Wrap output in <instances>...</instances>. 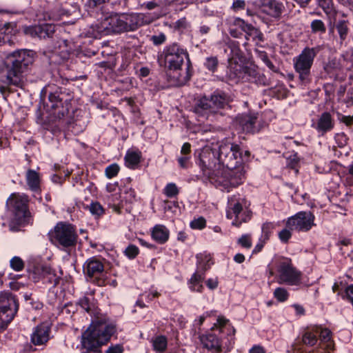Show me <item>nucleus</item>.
<instances>
[{"label":"nucleus","instance_id":"nucleus-10","mask_svg":"<svg viewBox=\"0 0 353 353\" xmlns=\"http://www.w3.org/2000/svg\"><path fill=\"white\" fill-rule=\"evenodd\" d=\"M199 165L204 176H207L212 183L218 185L216 179L221 175L220 168L218 166V150L205 147L199 154Z\"/></svg>","mask_w":353,"mask_h":353},{"label":"nucleus","instance_id":"nucleus-22","mask_svg":"<svg viewBox=\"0 0 353 353\" xmlns=\"http://www.w3.org/2000/svg\"><path fill=\"white\" fill-rule=\"evenodd\" d=\"M284 8L283 3L277 0H264L261 6L263 12L274 18H279Z\"/></svg>","mask_w":353,"mask_h":353},{"label":"nucleus","instance_id":"nucleus-62","mask_svg":"<svg viewBox=\"0 0 353 353\" xmlns=\"http://www.w3.org/2000/svg\"><path fill=\"white\" fill-rule=\"evenodd\" d=\"M249 353H265V350L262 346L256 345L250 350Z\"/></svg>","mask_w":353,"mask_h":353},{"label":"nucleus","instance_id":"nucleus-44","mask_svg":"<svg viewBox=\"0 0 353 353\" xmlns=\"http://www.w3.org/2000/svg\"><path fill=\"white\" fill-rule=\"evenodd\" d=\"M10 265L12 269L15 271H21L24 268V263L23 260L19 256H14L10 261Z\"/></svg>","mask_w":353,"mask_h":353},{"label":"nucleus","instance_id":"nucleus-58","mask_svg":"<svg viewBox=\"0 0 353 353\" xmlns=\"http://www.w3.org/2000/svg\"><path fill=\"white\" fill-rule=\"evenodd\" d=\"M123 347L120 345H116L114 346L110 347L106 353H123Z\"/></svg>","mask_w":353,"mask_h":353},{"label":"nucleus","instance_id":"nucleus-40","mask_svg":"<svg viewBox=\"0 0 353 353\" xmlns=\"http://www.w3.org/2000/svg\"><path fill=\"white\" fill-rule=\"evenodd\" d=\"M274 296L279 302H284L288 300L289 293L284 288H277L274 292Z\"/></svg>","mask_w":353,"mask_h":353},{"label":"nucleus","instance_id":"nucleus-56","mask_svg":"<svg viewBox=\"0 0 353 353\" xmlns=\"http://www.w3.org/2000/svg\"><path fill=\"white\" fill-rule=\"evenodd\" d=\"M245 2L243 0H236L233 2L232 8L235 11L243 10L245 8Z\"/></svg>","mask_w":353,"mask_h":353},{"label":"nucleus","instance_id":"nucleus-47","mask_svg":"<svg viewBox=\"0 0 353 353\" xmlns=\"http://www.w3.org/2000/svg\"><path fill=\"white\" fill-rule=\"evenodd\" d=\"M10 26V23H6L3 28L0 29V46L6 43L7 41H10V34L6 32Z\"/></svg>","mask_w":353,"mask_h":353},{"label":"nucleus","instance_id":"nucleus-42","mask_svg":"<svg viewBox=\"0 0 353 353\" xmlns=\"http://www.w3.org/2000/svg\"><path fill=\"white\" fill-rule=\"evenodd\" d=\"M237 243L245 249H250L252 245L251 234H243L237 240Z\"/></svg>","mask_w":353,"mask_h":353},{"label":"nucleus","instance_id":"nucleus-14","mask_svg":"<svg viewBox=\"0 0 353 353\" xmlns=\"http://www.w3.org/2000/svg\"><path fill=\"white\" fill-rule=\"evenodd\" d=\"M314 216L310 211H301L288 219L286 226L292 230L309 231L314 225Z\"/></svg>","mask_w":353,"mask_h":353},{"label":"nucleus","instance_id":"nucleus-3","mask_svg":"<svg viewBox=\"0 0 353 353\" xmlns=\"http://www.w3.org/2000/svg\"><path fill=\"white\" fill-rule=\"evenodd\" d=\"M153 21L154 18L144 13L109 12L103 14L95 25L90 27L88 34L98 38L101 35L134 32Z\"/></svg>","mask_w":353,"mask_h":353},{"label":"nucleus","instance_id":"nucleus-39","mask_svg":"<svg viewBox=\"0 0 353 353\" xmlns=\"http://www.w3.org/2000/svg\"><path fill=\"white\" fill-rule=\"evenodd\" d=\"M219 61L216 57H207L204 63L205 67L211 72H214L218 67Z\"/></svg>","mask_w":353,"mask_h":353},{"label":"nucleus","instance_id":"nucleus-23","mask_svg":"<svg viewBox=\"0 0 353 353\" xmlns=\"http://www.w3.org/2000/svg\"><path fill=\"white\" fill-rule=\"evenodd\" d=\"M203 347L214 353L221 352V343L219 338L214 333H209L200 337Z\"/></svg>","mask_w":353,"mask_h":353},{"label":"nucleus","instance_id":"nucleus-12","mask_svg":"<svg viewBox=\"0 0 353 353\" xmlns=\"http://www.w3.org/2000/svg\"><path fill=\"white\" fill-rule=\"evenodd\" d=\"M28 196L17 193L12 194L6 201V205L13 214V222L18 225H25L29 216Z\"/></svg>","mask_w":353,"mask_h":353},{"label":"nucleus","instance_id":"nucleus-20","mask_svg":"<svg viewBox=\"0 0 353 353\" xmlns=\"http://www.w3.org/2000/svg\"><path fill=\"white\" fill-rule=\"evenodd\" d=\"M50 327L46 323L38 325L31 334V342L34 345H41L45 344L49 340Z\"/></svg>","mask_w":353,"mask_h":353},{"label":"nucleus","instance_id":"nucleus-7","mask_svg":"<svg viewBox=\"0 0 353 353\" xmlns=\"http://www.w3.org/2000/svg\"><path fill=\"white\" fill-rule=\"evenodd\" d=\"M72 94L64 88H57L50 92L47 105L51 108L50 114L61 119L69 112Z\"/></svg>","mask_w":353,"mask_h":353},{"label":"nucleus","instance_id":"nucleus-45","mask_svg":"<svg viewBox=\"0 0 353 353\" xmlns=\"http://www.w3.org/2000/svg\"><path fill=\"white\" fill-rule=\"evenodd\" d=\"M319 6L327 14H332L334 12L332 0H319Z\"/></svg>","mask_w":353,"mask_h":353},{"label":"nucleus","instance_id":"nucleus-5","mask_svg":"<svg viewBox=\"0 0 353 353\" xmlns=\"http://www.w3.org/2000/svg\"><path fill=\"white\" fill-rule=\"evenodd\" d=\"M33 62L34 52L32 50H18L8 54L6 60V83L17 87H23L25 81L24 74Z\"/></svg>","mask_w":353,"mask_h":353},{"label":"nucleus","instance_id":"nucleus-51","mask_svg":"<svg viewBox=\"0 0 353 353\" xmlns=\"http://www.w3.org/2000/svg\"><path fill=\"white\" fill-rule=\"evenodd\" d=\"M335 140L338 144V146L343 148L347 144L348 137L343 132L338 133L335 136Z\"/></svg>","mask_w":353,"mask_h":353},{"label":"nucleus","instance_id":"nucleus-16","mask_svg":"<svg viewBox=\"0 0 353 353\" xmlns=\"http://www.w3.org/2000/svg\"><path fill=\"white\" fill-rule=\"evenodd\" d=\"M230 74L238 80L255 83L261 82V75L254 67L244 66L241 64L231 65Z\"/></svg>","mask_w":353,"mask_h":353},{"label":"nucleus","instance_id":"nucleus-35","mask_svg":"<svg viewBox=\"0 0 353 353\" xmlns=\"http://www.w3.org/2000/svg\"><path fill=\"white\" fill-rule=\"evenodd\" d=\"M196 258L198 259V270L196 272H203L205 274V271L208 270L212 264L210 258L208 256H205L203 258L202 256L199 255H197Z\"/></svg>","mask_w":353,"mask_h":353},{"label":"nucleus","instance_id":"nucleus-28","mask_svg":"<svg viewBox=\"0 0 353 353\" xmlns=\"http://www.w3.org/2000/svg\"><path fill=\"white\" fill-rule=\"evenodd\" d=\"M141 152L128 150L125 156V164L130 169H136L141 161Z\"/></svg>","mask_w":353,"mask_h":353},{"label":"nucleus","instance_id":"nucleus-1","mask_svg":"<svg viewBox=\"0 0 353 353\" xmlns=\"http://www.w3.org/2000/svg\"><path fill=\"white\" fill-rule=\"evenodd\" d=\"M250 152L245 151L243 156L241 148L238 144L230 142L222 143L218 149V166L221 175L216 179L218 185L228 192L231 188L242 184L245 179V170L242 165L244 158L248 159Z\"/></svg>","mask_w":353,"mask_h":353},{"label":"nucleus","instance_id":"nucleus-55","mask_svg":"<svg viewBox=\"0 0 353 353\" xmlns=\"http://www.w3.org/2000/svg\"><path fill=\"white\" fill-rule=\"evenodd\" d=\"M190 155H181L178 158V162L181 168H187L188 167Z\"/></svg>","mask_w":353,"mask_h":353},{"label":"nucleus","instance_id":"nucleus-26","mask_svg":"<svg viewBox=\"0 0 353 353\" xmlns=\"http://www.w3.org/2000/svg\"><path fill=\"white\" fill-rule=\"evenodd\" d=\"M205 279L203 272H194L188 281L190 289L193 292H202L204 287L203 281Z\"/></svg>","mask_w":353,"mask_h":353},{"label":"nucleus","instance_id":"nucleus-29","mask_svg":"<svg viewBox=\"0 0 353 353\" xmlns=\"http://www.w3.org/2000/svg\"><path fill=\"white\" fill-rule=\"evenodd\" d=\"M244 33L246 40H252L256 45H259L260 43L264 41L263 34L259 28L254 27L252 24Z\"/></svg>","mask_w":353,"mask_h":353},{"label":"nucleus","instance_id":"nucleus-15","mask_svg":"<svg viewBox=\"0 0 353 353\" xmlns=\"http://www.w3.org/2000/svg\"><path fill=\"white\" fill-rule=\"evenodd\" d=\"M236 125L245 133L254 134L259 132L263 127L261 121L254 114H239L235 119Z\"/></svg>","mask_w":353,"mask_h":353},{"label":"nucleus","instance_id":"nucleus-50","mask_svg":"<svg viewBox=\"0 0 353 353\" xmlns=\"http://www.w3.org/2000/svg\"><path fill=\"white\" fill-rule=\"evenodd\" d=\"M124 253L129 259H132L139 254V248L134 245H129L125 248Z\"/></svg>","mask_w":353,"mask_h":353},{"label":"nucleus","instance_id":"nucleus-27","mask_svg":"<svg viewBox=\"0 0 353 353\" xmlns=\"http://www.w3.org/2000/svg\"><path fill=\"white\" fill-rule=\"evenodd\" d=\"M26 183L29 188L34 192H37L40 188V177L38 172L34 170L29 169L27 170Z\"/></svg>","mask_w":353,"mask_h":353},{"label":"nucleus","instance_id":"nucleus-53","mask_svg":"<svg viewBox=\"0 0 353 353\" xmlns=\"http://www.w3.org/2000/svg\"><path fill=\"white\" fill-rule=\"evenodd\" d=\"M290 230H290V228L289 229L285 228V229H283L279 233V238L282 242L287 243L288 241V240L291 238L292 233H291Z\"/></svg>","mask_w":353,"mask_h":353},{"label":"nucleus","instance_id":"nucleus-34","mask_svg":"<svg viewBox=\"0 0 353 353\" xmlns=\"http://www.w3.org/2000/svg\"><path fill=\"white\" fill-rule=\"evenodd\" d=\"M167 345V339L164 336H158L152 340V346L154 350L159 353H161L166 350Z\"/></svg>","mask_w":353,"mask_h":353},{"label":"nucleus","instance_id":"nucleus-63","mask_svg":"<svg viewBox=\"0 0 353 353\" xmlns=\"http://www.w3.org/2000/svg\"><path fill=\"white\" fill-rule=\"evenodd\" d=\"M265 243V242H263V239L260 238L259 242L254 247V248L252 251V253L256 254V253L259 252L263 248Z\"/></svg>","mask_w":353,"mask_h":353},{"label":"nucleus","instance_id":"nucleus-25","mask_svg":"<svg viewBox=\"0 0 353 353\" xmlns=\"http://www.w3.org/2000/svg\"><path fill=\"white\" fill-rule=\"evenodd\" d=\"M228 48L230 53L228 54V63L230 71L231 70V65L240 64L239 61L243 58V53L239 48V43L235 41H230L228 43Z\"/></svg>","mask_w":353,"mask_h":353},{"label":"nucleus","instance_id":"nucleus-30","mask_svg":"<svg viewBox=\"0 0 353 353\" xmlns=\"http://www.w3.org/2000/svg\"><path fill=\"white\" fill-rule=\"evenodd\" d=\"M349 22L347 20L341 19L336 21L334 27L339 36L340 43H342L347 37L349 33Z\"/></svg>","mask_w":353,"mask_h":353},{"label":"nucleus","instance_id":"nucleus-52","mask_svg":"<svg viewBox=\"0 0 353 353\" xmlns=\"http://www.w3.org/2000/svg\"><path fill=\"white\" fill-rule=\"evenodd\" d=\"M250 26V23H247L242 19L236 18L234 21V26L237 28H239L241 32H245L247 28Z\"/></svg>","mask_w":353,"mask_h":353},{"label":"nucleus","instance_id":"nucleus-4","mask_svg":"<svg viewBox=\"0 0 353 353\" xmlns=\"http://www.w3.org/2000/svg\"><path fill=\"white\" fill-rule=\"evenodd\" d=\"M116 332V326L105 319H97L81 336V353H101V347L106 344Z\"/></svg>","mask_w":353,"mask_h":353},{"label":"nucleus","instance_id":"nucleus-8","mask_svg":"<svg viewBox=\"0 0 353 353\" xmlns=\"http://www.w3.org/2000/svg\"><path fill=\"white\" fill-rule=\"evenodd\" d=\"M48 235L52 243L63 248L75 245L78 237L75 228L72 224L64 222L57 223Z\"/></svg>","mask_w":353,"mask_h":353},{"label":"nucleus","instance_id":"nucleus-18","mask_svg":"<svg viewBox=\"0 0 353 353\" xmlns=\"http://www.w3.org/2000/svg\"><path fill=\"white\" fill-rule=\"evenodd\" d=\"M312 127L321 135H324L332 130L334 127V120L332 114L328 112H324L319 115L316 123Z\"/></svg>","mask_w":353,"mask_h":353},{"label":"nucleus","instance_id":"nucleus-31","mask_svg":"<svg viewBox=\"0 0 353 353\" xmlns=\"http://www.w3.org/2000/svg\"><path fill=\"white\" fill-rule=\"evenodd\" d=\"M319 334V327L312 330H307L302 336V341L307 345L313 346L317 342V336Z\"/></svg>","mask_w":353,"mask_h":353},{"label":"nucleus","instance_id":"nucleus-2","mask_svg":"<svg viewBox=\"0 0 353 353\" xmlns=\"http://www.w3.org/2000/svg\"><path fill=\"white\" fill-rule=\"evenodd\" d=\"M160 66L164 67L165 78L172 86L185 85L192 76V63L185 48L178 43L167 45L158 56Z\"/></svg>","mask_w":353,"mask_h":353},{"label":"nucleus","instance_id":"nucleus-19","mask_svg":"<svg viewBox=\"0 0 353 353\" xmlns=\"http://www.w3.org/2000/svg\"><path fill=\"white\" fill-rule=\"evenodd\" d=\"M83 270L87 277H97L103 272L104 265L100 259L96 257H91L84 263Z\"/></svg>","mask_w":353,"mask_h":353},{"label":"nucleus","instance_id":"nucleus-6","mask_svg":"<svg viewBox=\"0 0 353 353\" xmlns=\"http://www.w3.org/2000/svg\"><path fill=\"white\" fill-rule=\"evenodd\" d=\"M319 49V47H306L299 55L293 59L294 68L299 74V81L303 85H306L311 81V68Z\"/></svg>","mask_w":353,"mask_h":353},{"label":"nucleus","instance_id":"nucleus-9","mask_svg":"<svg viewBox=\"0 0 353 353\" xmlns=\"http://www.w3.org/2000/svg\"><path fill=\"white\" fill-rule=\"evenodd\" d=\"M228 103V99L225 93L215 92L210 97L201 98L194 107V112L199 117L208 119Z\"/></svg>","mask_w":353,"mask_h":353},{"label":"nucleus","instance_id":"nucleus-59","mask_svg":"<svg viewBox=\"0 0 353 353\" xmlns=\"http://www.w3.org/2000/svg\"><path fill=\"white\" fill-rule=\"evenodd\" d=\"M191 151V145L189 143H185L181 150V155H190Z\"/></svg>","mask_w":353,"mask_h":353},{"label":"nucleus","instance_id":"nucleus-24","mask_svg":"<svg viewBox=\"0 0 353 353\" xmlns=\"http://www.w3.org/2000/svg\"><path fill=\"white\" fill-rule=\"evenodd\" d=\"M151 236L156 242L163 244L169 239L170 232L165 225L157 224L152 228Z\"/></svg>","mask_w":353,"mask_h":353},{"label":"nucleus","instance_id":"nucleus-49","mask_svg":"<svg viewBox=\"0 0 353 353\" xmlns=\"http://www.w3.org/2000/svg\"><path fill=\"white\" fill-rule=\"evenodd\" d=\"M206 225V221L205 219L201 216L198 219H194L190 222V227L192 229L196 230H202L203 229Z\"/></svg>","mask_w":353,"mask_h":353},{"label":"nucleus","instance_id":"nucleus-41","mask_svg":"<svg viewBox=\"0 0 353 353\" xmlns=\"http://www.w3.org/2000/svg\"><path fill=\"white\" fill-rule=\"evenodd\" d=\"M42 274L44 277H47L48 279L49 282L54 283V284L57 283V278L56 277L54 270H53L50 267L43 266L42 268Z\"/></svg>","mask_w":353,"mask_h":353},{"label":"nucleus","instance_id":"nucleus-60","mask_svg":"<svg viewBox=\"0 0 353 353\" xmlns=\"http://www.w3.org/2000/svg\"><path fill=\"white\" fill-rule=\"evenodd\" d=\"M243 32L241 30H239L237 28L234 26V28H230V34L232 37L239 38L243 35Z\"/></svg>","mask_w":353,"mask_h":353},{"label":"nucleus","instance_id":"nucleus-37","mask_svg":"<svg viewBox=\"0 0 353 353\" xmlns=\"http://www.w3.org/2000/svg\"><path fill=\"white\" fill-rule=\"evenodd\" d=\"M274 228V223L271 222H266L262 225V234L261 239H263V242H266L269 240L270 234L272 232L273 229Z\"/></svg>","mask_w":353,"mask_h":353},{"label":"nucleus","instance_id":"nucleus-11","mask_svg":"<svg viewBox=\"0 0 353 353\" xmlns=\"http://www.w3.org/2000/svg\"><path fill=\"white\" fill-rule=\"evenodd\" d=\"M278 283L289 285H299L301 283L302 273L292 264L291 259L283 257L276 264Z\"/></svg>","mask_w":353,"mask_h":353},{"label":"nucleus","instance_id":"nucleus-64","mask_svg":"<svg viewBox=\"0 0 353 353\" xmlns=\"http://www.w3.org/2000/svg\"><path fill=\"white\" fill-rule=\"evenodd\" d=\"M258 57L264 63H265L269 59L267 53L264 51H257Z\"/></svg>","mask_w":353,"mask_h":353},{"label":"nucleus","instance_id":"nucleus-43","mask_svg":"<svg viewBox=\"0 0 353 353\" xmlns=\"http://www.w3.org/2000/svg\"><path fill=\"white\" fill-rule=\"evenodd\" d=\"M87 208L92 215L99 216L103 214V208L98 202H92Z\"/></svg>","mask_w":353,"mask_h":353},{"label":"nucleus","instance_id":"nucleus-17","mask_svg":"<svg viewBox=\"0 0 353 353\" xmlns=\"http://www.w3.org/2000/svg\"><path fill=\"white\" fill-rule=\"evenodd\" d=\"M226 216L228 219H233L232 224L236 227H240L243 223H246L251 219V213L248 210H243L239 202L227 212Z\"/></svg>","mask_w":353,"mask_h":353},{"label":"nucleus","instance_id":"nucleus-54","mask_svg":"<svg viewBox=\"0 0 353 353\" xmlns=\"http://www.w3.org/2000/svg\"><path fill=\"white\" fill-rule=\"evenodd\" d=\"M123 199L130 203L136 200V194L134 190L130 189L124 193Z\"/></svg>","mask_w":353,"mask_h":353},{"label":"nucleus","instance_id":"nucleus-46","mask_svg":"<svg viewBox=\"0 0 353 353\" xmlns=\"http://www.w3.org/2000/svg\"><path fill=\"white\" fill-rule=\"evenodd\" d=\"M119 171V166L117 163H112L108 165L105 170V175L108 179H111L117 175Z\"/></svg>","mask_w":353,"mask_h":353},{"label":"nucleus","instance_id":"nucleus-57","mask_svg":"<svg viewBox=\"0 0 353 353\" xmlns=\"http://www.w3.org/2000/svg\"><path fill=\"white\" fill-rule=\"evenodd\" d=\"M207 287L210 290H214L218 287L217 279H208L206 282Z\"/></svg>","mask_w":353,"mask_h":353},{"label":"nucleus","instance_id":"nucleus-48","mask_svg":"<svg viewBox=\"0 0 353 353\" xmlns=\"http://www.w3.org/2000/svg\"><path fill=\"white\" fill-rule=\"evenodd\" d=\"M149 39L154 46H160L165 42L166 36L164 33L160 32L150 37Z\"/></svg>","mask_w":353,"mask_h":353},{"label":"nucleus","instance_id":"nucleus-13","mask_svg":"<svg viewBox=\"0 0 353 353\" xmlns=\"http://www.w3.org/2000/svg\"><path fill=\"white\" fill-rule=\"evenodd\" d=\"M19 309L17 300L9 291L0 293V319L9 323L14 319Z\"/></svg>","mask_w":353,"mask_h":353},{"label":"nucleus","instance_id":"nucleus-36","mask_svg":"<svg viewBox=\"0 0 353 353\" xmlns=\"http://www.w3.org/2000/svg\"><path fill=\"white\" fill-rule=\"evenodd\" d=\"M310 28L312 33L324 34L326 32V27L324 22L320 19H314L311 22Z\"/></svg>","mask_w":353,"mask_h":353},{"label":"nucleus","instance_id":"nucleus-38","mask_svg":"<svg viewBox=\"0 0 353 353\" xmlns=\"http://www.w3.org/2000/svg\"><path fill=\"white\" fill-rule=\"evenodd\" d=\"M163 194L168 198H172L178 195L179 189L175 183H169L163 189Z\"/></svg>","mask_w":353,"mask_h":353},{"label":"nucleus","instance_id":"nucleus-32","mask_svg":"<svg viewBox=\"0 0 353 353\" xmlns=\"http://www.w3.org/2000/svg\"><path fill=\"white\" fill-rule=\"evenodd\" d=\"M331 332L328 329L319 328V334L321 342L325 343V348L332 350L334 347L333 341L331 340Z\"/></svg>","mask_w":353,"mask_h":353},{"label":"nucleus","instance_id":"nucleus-33","mask_svg":"<svg viewBox=\"0 0 353 353\" xmlns=\"http://www.w3.org/2000/svg\"><path fill=\"white\" fill-rule=\"evenodd\" d=\"M94 298L92 294L90 296H84L79 299L78 304L80 307L85 310L87 312H90L94 308Z\"/></svg>","mask_w":353,"mask_h":353},{"label":"nucleus","instance_id":"nucleus-21","mask_svg":"<svg viewBox=\"0 0 353 353\" xmlns=\"http://www.w3.org/2000/svg\"><path fill=\"white\" fill-rule=\"evenodd\" d=\"M55 31V26L52 24H43L30 26L26 30V33L32 37H37L40 39L51 37Z\"/></svg>","mask_w":353,"mask_h":353},{"label":"nucleus","instance_id":"nucleus-61","mask_svg":"<svg viewBox=\"0 0 353 353\" xmlns=\"http://www.w3.org/2000/svg\"><path fill=\"white\" fill-rule=\"evenodd\" d=\"M228 320L226 319L225 318L223 317V316H219L218 319H217V324L219 325V328H216L217 330H219V332H222L221 330V328L222 327L225 326L227 323H228Z\"/></svg>","mask_w":353,"mask_h":353}]
</instances>
